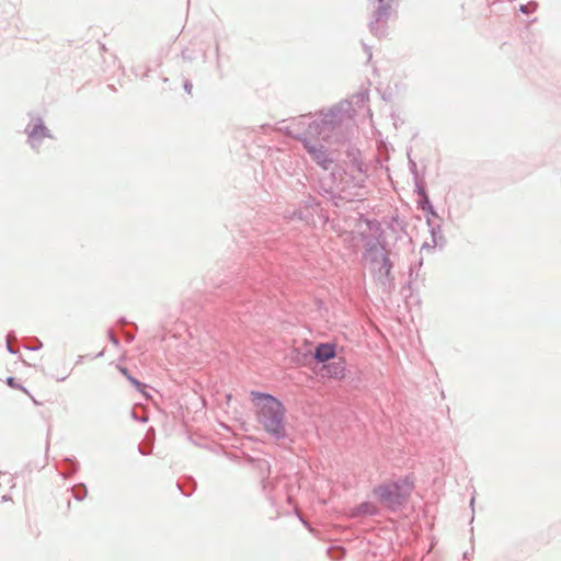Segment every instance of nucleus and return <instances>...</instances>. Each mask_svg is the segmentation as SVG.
<instances>
[{
  "label": "nucleus",
  "instance_id": "f257e3e1",
  "mask_svg": "<svg viewBox=\"0 0 561 561\" xmlns=\"http://www.w3.org/2000/svg\"><path fill=\"white\" fill-rule=\"evenodd\" d=\"M249 398L259 424L276 442L288 439L285 426V407L275 396L257 390H251Z\"/></svg>",
  "mask_w": 561,
  "mask_h": 561
},
{
  "label": "nucleus",
  "instance_id": "f03ea898",
  "mask_svg": "<svg viewBox=\"0 0 561 561\" xmlns=\"http://www.w3.org/2000/svg\"><path fill=\"white\" fill-rule=\"evenodd\" d=\"M352 107L347 100L331 106L328 112H321L318 118L301 115L289 126L296 133L306 134L309 138L329 140L332 133L339 129Z\"/></svg>",
  "mask_w": 561,
  "mask_h": 561
},
{
  "label": "nucleus",
  "instance_id": "7ed1b4c3",
  "mask_svg": "<svg viewBox=\"0 0 561 561\" xmlns=\"http://www.w3.org/2000/svg\"><path fill=\"white\" fill-rule=\"evenodd\" d=\"M413 490V479L404 476L375 485L371 493L385 510L397 513L408 505Z\"/></svg>",
  "mask_w": 561,
  "mask_h": 561
},
{
  "label": "nucleus",
  "instance_id": "20e7f679",
  "mask_svg": "<svg viewBox=\"0 0 561 561\" xmlns=\"http://www.w3.org/2000/svg\"><path fill=\"white\" fill-rule=\"evenodd\" d=\"M285 134L299 140L310 156V159L324 171H332V175H334L333 168L335 162L327 147L314 141V138L307 137L306 134L296 133L290 126L285 127Z\"/></svg>",
  "mask_w": 561,
  "mask_h": 561
},
{
  "label": "nucleus",
  "instance_id": "39448f33",
  "mask_svg": "<svg viewBox=\"0 0 561 561\" xmlns=\"http://www.w3.org/2000/svg\"><path fill=\"white\" fill-rule=\"evenodd\" d=\"M378 5L373 12L368 27L370 33L376 37H383L387 34V22L391 13V3L393 0H373Z\"/></svg>",
  "mask_w": 561,
  "mask_h": 561
},
{
  "label": "nucleus",
  "instance_id": "423d86ee",
  "mask_svg": "<svg viewBox=\"0 0 561 561\" xmlns=\"http://www.w3.org/2000/svg\"><path fill=\"white\" fill-rule=\"evenodd\" d=\"M393 262L386 259L381 263V267L375 271L371 275L376 284L381 288L382 293L390 295L396 288V278L392 273Z\"/></svg>",
  "mask_w": 561,
  "mask_h": 561
},
{
  "label": "nucleus",
  "instance_id": "0eeeda50",
  "mask_svg": "<svg viewBox=\"0 0 561 561\" xmlns=\"http://www.w3.org/2000/svg\"><path fill=\"white\" fill-rule=\"evenodd\" d=\"M376 241H369L364 243V259L368 263V268L371 275L375 274V271L378 267H381V263L386 259H390L389 251L387 245H383V249L380 247H375Z\"/></svg>",
  "mask_w": 561,
  "mask_h": 561
},
{
  "label": "nucleus",
  "instance_id": "6e6552de",
  "mask_svg": "<svg viewBox=\"0 0 561 561\" xmlns=\"http://www.w3.org/2000/svg\"><path fill=\"white\" fill-rule=\"evenodd\" d=\"M367 228L373 232V237H367L362 234V240L364 242L376 241L375 247H380L383 249V245H387L385 231L382 230L381 224L377 219H365Z\"/></svg>",
  "mask_w": 561,
  "mask_h": 561
},
{
  "label": "nucleus",
  "instance_id": "1a4fd4ad",
  "mask_svg": "<svg viewBox=\"0 0 561 561\" xmlns=\"http://www.w3.org/2000/svg\"><path fill=\"white\" fill-rule=\"evenodd\" d=\"M426 224L428 226V230H430V233H431V243L430 242H424L423 245H422V250H431V249H434L436 247H444L445 244V238L442 233V226L440 224H437V222H434L430 217L426 218Z\"/></svg>",
  "mask_w": 561,
  "mask_h": 561
},
{
  "label": "nucleus",
  "instance_id": "9d476101",
  "mask_svg": "<svg viewBox=\"0 0 561 561\" xmlns=\"http://www.w3.org/2000/svg\"><path fill=\"white\" fill-rule=\"evenodd\" d=\"M345 359L340 357L337 360L324 363L321 369L322 377L341 379L345 376Z\"/></svg>",
  "mask_w": 561,
  "mask_h": 561
},
{
  "label": "nucleus",
  "instance_id": "9b49d317",
  "mask_svg": "<svg viewBox=\"0 0 561 561\" xmlns=\"http://www.w3.org/2000/svg\"><path fill=\"white\" fill-rule=\"evenodd\" d=\"M336 356V345L334 343H320L316 346L313 353V359L317 363L324 364L331 359H334Z\"/></svg>",
  "mask_w": 561,
  "mask_h": 561
},
{
  "label": "nucleus",
  "instance_id": "f8f14e48",
  "mask_svg": "<svg viewBox=\"0 0 561 561\" xmlns=\"http://www.w3.org/2000/svg\"><path fill=\"white\" fill-rule=\"evenodd\" d=\"M380 511L379 508L377 507L376 504H374L373 502H369V501H366V502H362L359 505H357L354 510H353V516H377L379 515Z\"/></svg>",
  "mask_w": 561,
  "mask_h": 561
},
{
  "label": "nucleus",
  "instance_id": "ddd939ff",
  "mask_svg": "<svg viewBox=\"0 0 561 561\" xmlns=\"http://www.w3.org/2000/svg\"><path fill=\"white\" fill-rule=\"evenodd\" d=\"M31 144L33 147L36 146V141L44 137H51L49 130L42 124H35L28 134Z\"/></svg>",
  "mask_w": 561,
  "mask_h": 561
},
{
  "label": "nucleus",
  "instance_id": "4468645a",
  "mask_svg": "<svg viewBox=\"0 0 561 561\" xmlns=\"http://www.w3.org/2000/svg\"><path fill=\"white\" fill-rule=\"evenodd\" d=\"M119 371L136 387V389L139 392H141L144 394L146 393L145 392L146 386L144 383H141L140 381H138L137 379H135L134 377H131L125 367H119Z\"/></svg>",
  "mask_w": 561,
  "mask_h": 561
},
{
  "label": "nucleus",
  "instance_id": "2eb2a0df",
  "mask_svg": "<svg viewBox=\"0 0 561 561\" xmlns=\"http://www.w3.org/2000/svg\"><path fill=\"white\" fill-rule=\"evenodd\" d=\"M323 195L328 198L332 199L336 206H339L337 199H347L351 201V198H347L346 196H342L341 192L336 193L334 190L331 188H323Z\"/></svg>",
  "mask_w": 561,
  "mask_h": 561
},
{
  "label": "nucleus",
  "instance_id": "dca6fc26",
  "mask_svg": "<svg viewBox=\"0 0 561 561\" xmlns=\"http://www.w3.org/2000/svg\"><path fill=\"white\" fill-rule=\"evenodd\" d=\"M247 461H248V467H257L261 470L266 469L268 471V463L266 460H261V459L255 460L248 455Z\"/></svg>",
  "mask_w": 561,
  "mask_h": 561
},
{
  "label": "nucleus",
  "instance_id": "f3484780",
  "mask_svg": "<svg viewBox=\"0 0 561 561\" xmlns=\"http://www.w3.org/2000/svg\"><path fill=\"white\" fill-rule=\"evenodd\" d=\"M301 203L307 209L316 210L320 206V203L316 199V197L308 195L306 196Z\"/></svg>",
  "mask_w": 561,
  "mask_h": 561
},
{
  "label": "nucleus",
  "instance_id": "a211bd4d",
  "mask_svg": "<svg viewBox=\"0 0 561 561\" xmlns=\"http://www.w3.org/2000/svg\"><path fill=\"white\" fill-rule=\"evenodd\" d=\"M328 554L331 559L339 560L345 554V550L342 547H330Z\"/></svg>",
  "mask_w": 561,
  "mask_h": 561
},
{
  "label": "nucleus",
  "instance_id": "6ab92c4d",
  "mask_svg": "<svg viewBox=\"0 0 561 561\" xmlns=\"http://www.w3.org/2000/svg\"><path fill=\"white\" fill-rule=\"evenodd\" d=\"M422 266V260L419 261L416 265H411L409 270V284L416 280L417 278V272L420 267Z\"/></svg>",
  "mask_w": 561,
  "mask_h": 561
},
{
  "label": "nucleus",
  "instance_id": "aec40b11",
  "mask_svg": "<svg viewBox=\"0 0 561 561\" xmlns=\"http://www.w3.org/2000/svg\"><path fill=\"white\" fill-rule=\"evenodd\" d=\"M414 186H415L414 192L420 197H423V196L427 195V192L425 190V185H424V183L420 179L414 180Z\"/></svg>",
  "mask_w": 561,
  "mask_h": 561
},
{
  "label": "nucleus",
  "instance_id": "412c9836",
  "mask_svg": "<svg viewBox=\"0 0 561 561\" xmlns=\"http://www.w3.org/2000/svg\"><path fill=\"white\" fill-rule=\"evenodd\" d=\"M417 205H419V208L421 210H426L427 208H430L432 203L430 201L428 194L423 196V197H421V199L419 201Z\"/></svg>",
  "mask_w": 561,
  "mask_h": 561
},
{
  "label": "nucleus",
  "instance_id": "4be33fe9",
  "mask_svg": "<svg viewBox=\"0 0 561 561\" xmlns=\"http://www.w3.org/2000/svg\"><path fill=\"white\" fill-rule=\"evenodd\" d=\"M536 8H537V3H535V2H529V3H527V4H522V5L519 7V11H520V12H523V13H525V14H528V13H530L531 11L536 10Z\"/></svg>",
  "mask_w": 561,
  "mask_h": 561
},
{
  "label": "nucleus",
  "instance_id": "5701e85b",
  "mask_svg": "<svg viewBox=\"0 0 561 561\" xmlns=\"http://www.w3.org/2000/svg\"><path fill=\"white\" fill-rule=\"evenodd\" d=\"M409 169L410 172L413 174L414 180L419 179L417 167L415 161H413L412 159H409Z\"/></svg>",
  "mask_w": 561,
  "mask_h": 561
},
{
  "label": "nucleus",
  "instance_id": "b1692460",
  "mask_svg": "<svg viewBox=\"0 0 561 561\" xmlns=\"http://www.w3.org/2000/svg\"><path fill=\"white\" fill-rule=\"evenodd\" d=\"M363 48H364L365 53L367 54V61H370V59L373 57L371 47L368 46L367 44L363 43Z\"/></svg>",
  "mask_w": 561,
  "mask_h": 561
},
{
  "label": "nucleus",
  "instance_id": "393cba45",
  "mask_svg": "<svg viewBox=\"0 0 561 561\" xmlns=\"http://www.w3.org/2000/svg\"><path fill=\"white\" fill-rule=\"evenodd\" d=\"M425 213H427V215L432 216V217H438L435 208L433 207V205H431L430 208H427L426 210H424Z\"/></svg>",
  "mask_w": 561,
  "mask_h": 561
},
{
  "label": "nucleus",
  "instance_id": "a878e982",
  "mask_svg": "<svg viewBox=\"0 0 561 561\" xmlns=\"http://www.w3.org/2000/svg\"><path fill=\"white\" fill-rule=\"evenodd\" d=\"M294 215L297 216L299 219H304L301 210L295 211Z\"/></svg>",
  "mask_w": 561,
  "mask_h": 561
},
{
  "label": "nucleus",
  "instance_id": "bb28decb",
  "mask_svg": "<svg viewBox=\"0 0 561 561\" xmlns=\"http://www.w3.org/2000/svg\"><path fill=\"white\" fill-rule=\"evenodd\" d=\"M473 504H474V497H471V501H470L471 507H473Z\"/></svg>",
  "mask_w": 561,
  "mask_h": 561
},
{
  "label": "nucleus",
  "instance_id": "cd10ccee",
  "mask_svg": "<svg viewBox=\"0 0 561 561\" xmlns=\"http://www.w3.org/2000/svg\"><path fill=\"white\" fill-rule=\"evenodd\" d=\"M463 559H468V552L463 553Z\"/></svg>",
  "mask_w": 561,
  "mask_h": 561
},
{
  "label": "nucleus",
  "instance_id": "c85d7f7f",
  "mask_svg": "<svg viewBox=\"0 0 561 561\" xmlns=\"http://www.w3.org/2000/svg\"><path fill=\"white\" fill-rule=\"evenodd\" d=\"M9 385H13L12 378L9 379Z\"/></svg>",
  "mask_w": 561,
  "mask_h": 561
}]
</instances>
